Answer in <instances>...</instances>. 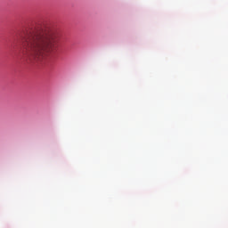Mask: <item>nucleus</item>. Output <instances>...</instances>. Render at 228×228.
<instances>
[{"label":"nucleus","instance_id":"1","mask_svg":"<svg viewBox=\"0 0 228 228\" xmlns=\"http://www.w3.org/2000/svg\"><path fill=\"white\" fill-rule=\"evenodd\" d=\"M58 32L51 26L28 29L21 38L22 54L32 63L44 61L58 49Z\"/></svg>","mask_w":228,"mask_h":228}]
</instances>
